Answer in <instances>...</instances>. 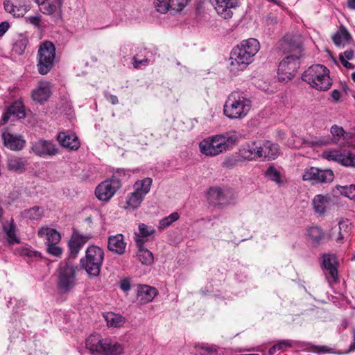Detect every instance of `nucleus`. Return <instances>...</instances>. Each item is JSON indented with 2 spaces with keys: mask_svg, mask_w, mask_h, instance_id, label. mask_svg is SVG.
Here are the masks:
<instances>
[{
  "mask_svg": "<svg viewBox=\"0 0 355 355\" xmlns=\"http://www.w3.org/2000/svg\"><path fill=\"white\" fill-rule=\"evenodd\" d=\"M282 46L291 54L280 62L277 75L279 80L287 82L295 76L300 67L299 59L302 55V45L299 42L286 37L284 39Z\"/></svg>",
  "mask_w": 355,
  "mask_h": 355,
  "instance_id": "obj_1",
  "label": "nucleus"
},
{
  "mask_svg": "<svg viewBox=\"0 0 355 355\" xmlns=\"http://www.w3.org/2000/svg\"><path fill=\"white\" fill-rule=\"evenodd\" d=\"M234 132H225L216 135L202 140L199 148L205 155L214 157L230 150L238 141Z\"/></svg>",
  "mask_w": 355,
  "mask_h": 355,
  "instance_id": "obj_2",
  "label": "nucleus"
},
{
  "mask_svg": "<svg viewBox=\"0 0 355 355\" xmlns=\"http://www.w3.org/2000/svg\"><path fill=\"white\" fill-rule=\"evenodd\" d=\"M251 107V101L246 94L235 91L227 96L223 106V113L230 119H241L248 115Z\"/></svg>",
  "mask_w": 355,
  "mask_h": 355,
  "instance_id": "obj_3",
  "label": "nucleus"
},
{
  "mask_svg": "<svg viewBox=\"0 0 355 355\" xmlns=\"http://www.w3.org/2000/svg\"><path fill=\"white\" fill-rule=\"evenodd\" d=\"M302 79L318 91H327L332 85L329 70L325 66L320 64L310 66L303 73Z\"/></svg>",
  "mask_w": 355,
  "mask_h": 355,
  "instance_id": "obj_4",
  "label": "nucleus"
},
{
  "mask_svg": "<svg viewBox=\"0 0 355 355\" xmlns=\"http://www.w3.org/2000/svg\"><path fill=\"white\" fill-rule=\"evenodd\" d=\"M104 259L103 249L96 245L87 248L85 257L81 259L80 264L90 276L96 277L99 275Z\"/></svg>",
  "mask_w": 355,
  "mask_h": 355,
  "instance_id": "obj_5",
  "label": "nucleus"
},
{
  "mask_svg": "<svg viewBox=\"0 0 355 355\" xmlns=\"http://www.w3.org/2000/svg\"><path fill=\"white\" fill-rule=\"evenodd\" d=\"M55 48L54 44L49 41L41 44L37 53V69L42 75L48 73L54 65Z\"/></svg>",
  "mask_w": 355,
  "mask_h": 355,
  "instance_id": "obj_6",
  "label": "nucleus"
},
{
  "mask_svg": "<svg viewBox=\"0 0 355 355\" xmlns=\"http://www.w3.org/2000/svg\"><path fill=\"white\" fill-rule=\"evenodd\" d=\"M76 284V268L67 263L60 269L57 287L60 293H67L72 291Z\"/></svg>",
  "mask_w": 355,
  "mask_h": 355,
  "instance_id": "obj_7",
  "label": "nucleus"
},
{
  "mask_svg": "<svg viewBox=\"0 0 355 355\" xmlns=\"http://www.w3.org/2000/svg\"><path fill=\"white\" fill-rule=\"evenodd\" d=\"M334 179V174L330 169H320L310 166L306 168L302 175L304 181L311 182L312 184L330 183Z\"/></svg>",
  "mask_w": 355,
  "mask_h": 355,
  "instance_id": "obj_8",
  "label": "nucleus"
},
{
  "mask_svg": "<svg viewBox=\"0 0 355 355\" xmlns=\"http://www.w3.org/2000/svg\"><path fill=\"white\" fill-rule=\"evenodd\" d=\"M230 60V69L234 73L244 70L253 61V58L239 46L232 50Z\"/></svg>",
  "mask_w": 355,
  "mask_h": 355,
  "instance_id": "obj_9",
  "label": "nucleus"
},
{
  "mask_svg": "<svg viewBox=\"0 0 355 355\" xmlns=\"http://www.w3.org/2000/svg\"><path fill=\"white\" fill-rule=\"evenodd\" d=\"M121 187V181L117 178L106 180L96 187L95 195L98 200L107 202L114 196Z\"/></svg>",
  "mask_w": 355,
  "mask_h": 355,
  "instance_id": "obj_10",
  "label": "nucleus"
},
{
  "mask_svg": "<svg viewBox=\"0 0 355 355\" xmlns=\"http://www.w3.org/2000/svg\"><path fill=\"white\" fill-rule=\"evenodd\" d=\"M92 238L91 234H82L73 231L68 243L70 257L76 258L83 245Z\"/></svg>",
  "mask_w": 355,
  "mask_h": 355,
  "instance_id": "obj_11",
  "label": "nucleus"
},
{
  "mask_svg": "<svg viewBox=\"0 0 355 355\" xmlns=\"http://www.w3.org/2000/svg\"><path fill=\"white\" fill-rule=\"evenodd\" d=\"M31 149L35 155L41 157L53 156L58 153V148L53 142L43 139L33 143Z\"/></svg>",
  "mask_w": 355,
  "mask_h": 355,
  "instance_id": "obj_12",
  "label": "nucleus"
},
{
  "mask_svg": "<svg viewBox=\"0 0 355 355\" xmlns=\"http://www.w3.org/2000/svg\"><path fill=\"white\" fill-rule=\"evenodd\" d=\"M212 3L217 13L225 19L232 18V9L239 6L238 0H214Z\"/></svg>",
  "mask_w": 355,
  "mask_h": 355,
  "instance_id": "obj_13",
  "label": "nucleus"
},
{
  "mask_svg": "<svg viewBox=\"0 0 355 355\" xmlns=\"http://www.w3.org/2000/svg\"><path fill=\"white\" fill-rule=\"evenodd\" d=\"M63 0H53L51 3L46 2L40 6V10L44 15H49L55 21L62 19Z\"/></svg>",
  "mask_w": 355,
  "mask_h": 355,
  "instance_id": "obj_14",
  "label": "nucleus"
},
{
  "mask_svg": "<svg viewBox=\"0 0 355 355\" xmlns=\"http://www.w3.org/2000/svg\"><path fill=\"white\" fill-rule=\"evenodd\" d=\"M230 193V191L227 189L215 187L209 189L207 196L210 203L214 205H227L230 202L229 196Z\"/></svg>",
  "mask_w": 355,
  "mask_h": 355,
  "instance_id": "obj_15",
  "label": "nucleus"
},
{
  "mask_svg": "<svg viewBox=\"0 0 355 355\" xmlns=\"http://www.w3.org/2000/svg\"><path fill=\"white\" fill-rule=\"evenodd\" d=\"M106 339L103 340L98 334H92L86 340L87 349L92 354L105 355Z\"/></svg>",
  "mask_w": 355,
  "mask_h": 355,
  "instance_id": "obj_16",
  "label": "nucleus"
},
{
  "mask_svg": "<svg viewBox=\"0 0 355 355\" xmlns=\"http://www.w3.org/2000/svg\"><path fill=\"white\" fill-rule=\"evenodd\" d=\"M260 158L263 161H270L275 159L279 155V146L278 144L270 141H265L263 144H259Z\"/></svg>",
  "mask_w": 355,
  "mask_h": 355,
  "instance_id": "obj_17",
  "label": "nucleus"
},
{
  "mask_svg": "<svg viewBox=\"0 0 355 355\" xmlns=\"http://www.w3.org/2000/svg\"><path fill=\"white\" fill-rule=\"evenodd\" d=\"M37 236L44 241L46 245L59 243L61 240L60 232L48 226H42L38 230Z\"/></svg>",
  "mask_w": 355,
  "mask_h": 355,
  "instance_id": "obj_18",
  "label": "nucleus"
},
{
  "mask_svg": "<svg viewBox=\"0 0 355 355\" xmlns=\"http://www.w3.org/2000/svg\"><path fill=\"white\" fill-rule=\"evenodd\" d=\"M28 160L25 157L11 155L7 159V168L9 171L17 173H24L28 166Z\"/></svg>",
  "mask_w": 355,
  "mask_h": 355,
  "instance_id": "obj_19",
  "label": "nucleus"
},
{
  "mask_svg": "<svg viewBox=\"0 0 355 355\" xmlns=\"http://www.w3.org/2000/svg\"><path fill=\"white\" fill-rule=\"evenodd\" d=\"M51 96L50 84L48 82H40L37 88L32 92V99L39 103L46 101Z\"/></svg>",
  "mask_w": 355,
  "mask_h": 355,
  "instance_id": "obj_20",
  "label": "nucleus"
},
{
  "mask_svg": "<svg viewBox=\"0 0 355 355\" xmlns=\"http://www.w3.org/2000/svg\"><path fill=\"white\" fill-rule=\"evenodd\" d=\"M1 138L4 146L12 150H21L26 143L21 136L13 135L8 132H3Z\"/></svg>",
  "mask_w": 355,
  "mask_h": 355,
  "instance_id": "obj_21",
  "label": "nucleus"
},
{
  "mask_svg": "<svg viewBox=\"0 0 355 355\" xmlns=\"http://www.w3.org/2000/svg\"><path fill=\"white\" fill-rule=\"evenodd\" d=\"M157 295V291L154 287L148 285L137 286V299L141 304H146L152 302Z\"/></svg>",
  "mask_w": 355,
  "mask_h": 355,
  "instance_id": "obj_22",
  "label": "nucleus"
},
{
  "mask_svg": "<svg viewBox=\"0 0 355 355\" xmlns=\"http://www.w3.org/2000/svg\"><path fill=\"white\" fill-rule=\"evenodd\" d=\"M57 139L61 146L71 150H77L80 147V141L74 133L60 132Z\"/></svg>",
  "mask_w": 355,
  "mask_h": 355,
  "instance_id": "obj_23",
  "label": "nucleus"
},
{
  "mask_svg": "<svg viewBox=\"0 0 355 355\" xmlns=\"http://www.w3.org/2000/svg\"><path fill=\"white\" fill-rule=\"evenodd\" d=\"M125 247L126 243L124 241L123 234H118L109 236L107 242V248L109 250L118 254H122L125 252Z\"/></svg>",
  "mask_w": 355,
  "mask_h": 355,
  "instance_id": "obj_24",
  "label": "nucleus"
},
{
  "mask_svg": "<svg viewBox=\"0 0 355 355\" xmlns=\"http://www.w3.org/2000/svg\"><path fill=\"white\" fill-rule=\"evenodd\" d=\"M260 152L259 144L256 141L246 144L241 150L242 156L248 160L261 159L260 155L261 153Z\"/></svg>",
  "mask_w": 355,
  "mask_h": 355,
  "instance_id": "obj_25",
  "label": "nucleus"
},
{
  "mask_svg": "<svg viewBox=\"0 0 355 355\" xmlns=\"http://www.w3.org/2000/svg\"><path fill=\"white\" fill-rule=\"evenodd\" d=\"M323 267L329 272L334 281L338 279V270L336 267V258L334 254H324L322 256Z\"/></svg>",
  "mask_w": 355,
  "mask_h": 355,
  "instance_id": "obj_26",
  "label": "nucleus"
},
{
  "mask_svg": "<svg viewBox=\"0 0 355 355\" xmlns=\"http://www.w3.org/2000/svg\"><path fill=\"white\" fill-rule=\"evenodd\" d=\"M44 212V209L42 207L33 206V207L22 211L21 216L24 219L30 220L32 221H38L42 218Z\"/></svg>",
  "mask_w": 355,
  "mask_h": 355,
  "instance_id": "obj_27",
  "label": "nucleus"
},
{
  "mask_svg": "<svg viewBox=\"0 0 355 355\" xmlns=\"http://www.w3.org/2000/svg\"><path fill=\"white\" fill-rule=\"evenodd\" d=\"M238 46L241 49H243L244 51H246L252 58L260 49L259 41L254 38L243 40Z\"/></svg>",
  "mask_w": 355,
  "mask_h": 355,
  "instance_id": "obj_28",
  "label": "nucleus"
},
{
  "mask_svg": "<svg viewBox=\"0 0 355 355\" xmlns=\"http://www.w3.org/2000/svg\"><path fill=\"white\" fill-rule=\"evenodd\" d=\"M103 317L110 327H121L125 323V318L113 312H107L103 314Z\"/></svg>",
  "mask_w": 355,
  "mask_h": 355,
  "instance_id": "obj_29",
  "label": "nucleus"
},
{
  "mask_svg": "<svg viewBox=\"0 0 355 355\" xmlns=\"http://www.w3.org/2000/svg\"><path fill=\"white\" fill-rule=\"evenodd\" d=\"M3 229L9 243L13 244L19 243V239L16 234V226L12 220L6 223L3 226Z\"/></svg>",
  "mask_w": 355,
  "mask_h": 355,
  "instance_id": "obj_30",
  "label": "nucleus"
},
{
  "mask_svg": "<svg viewBox=\"0 0 355 355\" xmlns=\"http://www.w3.org/2000/svg\"><path fill=\"white\" fill-rule=\"evenodd\" d=\"M153 180L150 178H146L141 180H138L134 184V191L141 194L143 196L150 191Z\"/></svg>",
  "mask_w": 355,
  "mask_h": 355,
  "instance_id": "obj_31",
  "label": "nucleus"
},
{
  "mask_svg": "<svg viewBox=\"0 0 355 355\" xmlns=\"http://www.w3.org/2000/svg\"><path fill=\"white\" fill-rule=\"evenodd\" d=\"M307 236L312 244L318 246L324 237V233L319 227H311L307 230Z\"/></svg>",
  "mask_w": 355,
  "mask_h": 355,
  "instance_id": "obj_32",
  "label": "nucleus"
},
{
  "mask_svg": "<svg viewBox=\"0 0 355 355\" xmlns=\"http://www.w3.org/2000/svg\"><path fill=\"white\" fill-rule=\"evenodd\" d=\"M329 200L328 196L317 195L313 200V206L315 211L320 214H323L327 208V205Z\"/></svg>",
  "mask_w": 355,
  "mask_h": 355,
  "instance_id": "obj_33",
  "label": "nucleus"
},
{
  "mask_svg": "<svg viewBox=\"0 0 355 355\" xmlns=\"http://www.w3.org/2000/svg\"><path fill=\"white\" fill-rule=\"evenodd\" d=\"M332 40L336 46H344L345 43L349 42L351 35L344 26H341L339 31L332 37Z\"/></svg>",
  "mask_w": 355,
  "mask_h": 355,
  "instance_id": "obj_34",
  "label": "nucleus"
},
{
  "mask_svg": "<svg viewBox=\"0 0 355 355\" xmlns=\"http://www.w3.org/2000/svg\"><path fill=\"white\" fill-rule=\"evenodd\" d=\"M105 345V355H121L123 352V345L117 342H112L106 339V344Z\"/></svg>",
  "mask_w": 355,
  "mask_h": 355,
  "instance_id": "obj_35",
  "label": "nucleus"
},
{
  "mask_svg": "<svg viewBox=\"0 0 355 355\" xmlns=\"http://www.w3.org/2000/svg\"><path fill=\"white\" fill-rule=\"evenodd\" d=\"M195 349L201 355H218L219 351L216 345L208 344H198Z\"/></svg>",
  "mask_w": 355,
  "mask_h": 355,
  "instance_id": "obj_36",
  "label": "nucleus"
},
{
  "mask_svg": "<svg viewBox=\"0 0 355 355\" xmlns=\"http://www.w3.org/2000/svg\"><path fill=\"white\" fill-rule=\"evenodd\" d=\"M12 116L21 119L25 117L24 107L21 102L16 101L8 107Z\"/></svg>",
  "mask_w": 355,
  "mask_h": 355,
  "instance_id": "obj_37",
  "label": "nucleus"
},
{
  "mask_svg": "<svg viewBox=\"0 0 355 355\" xmlns=\"http://www.w3.org/2000/svg\"><path fill=\"white\" fill-rule=\"evenodd\" d=\"M145 196L138 194L135 191L130 193L127 199V205L132 209L139 207Z\"/></svg>",
  "mask_w": 355,
  "mask_h": 355,
  "instance_id": "obj_38",
  "label": "nucleus"
},
{
  "mask_svg": "<svg viewBox=\"0 0 355 355\" xmlns=\"http://www.w3.org/2000/svg\"><path fill=\"white\" fill-rule=\"evenodd\" d=\"M137 257L139 261L144 265H150L153 262V253L147 248H143L138 250Z\"/></svg>",
  "mask_w": 355,
  "mask_h": 355,
  "instance_id": "obj_39",
  "label": "nucleus"
},
{
  "mask_svg": "<svg viewBox=\"0 0 355 355\" xmlns=\"http://www.w3.org/2000/svg\"><path fill=\"white\" fill-rule=\"evenodd\" d=\"M180 215L178 212H173L169 216L164 217L160 220L159 223L158 228L159 230H164L166 227L170 226L173 222L178 220Z\"/></svg>",
  "mask_w": 355,
  "mask_h": 355,
  "instance_id": "obj_40",
  "label": "nucleus"
},
{
  "mask_svg": "<svg viewBox=\"0 0 355 355\" xmlns=\"http://www.w3.org/2000/svg\"><path fill=\"white\" fill-rule=\"evenodd\" d=\"M343 153L339 149L331 150L324 153L323 156L328 161L340 162Z\"/></svg>",
  "mask_w": 355,
  "mask_h": 355,
  "instance_id": "obj_41",
  "label": "nucleus"
},
{
  "mask_svg": "<svg viewBox=\"0 0 355 355\" xmlns=\"http://www.w3.org/2000/svg\"><path fill=\"white\" fill-rule=\"evenodd\" d=\"M154 6L156 10L160 13L164 14L171 10L168 0H155Z\"/></svg>",
  "mask_w": 355,
  "mask_h": 355,
  "instance_id": "obj_42",
  "label": "nucleus"
},
{
  "mask_svg": "<svg viewBox=\"0 0 355 355\" xmlns=\"http://www.w3.org/2000/svg\"><path fill=\"white\" fill-rule=\"evenodd\" d=\"M305 144L311 147H320L329 144V141L324 137H313L306 140Z\"/></svg>",
  "mask_w": 355,
  "mask_h": 355,
  "instance_id": "obj_43",
  "label": "nucleus"
},
{
  "mask_svg": "<svg viewBox=\"0 0 355 355\" xmlns=\"http://www.w3.org/2000/svg\"><path fill=\"white\" fill-rule=\"evenodd\" d=\"M339 163L345 166L355 167V155L352 153H343Z\"/></svg>",
  "mask_w": 355,
  "mask_h": 355,
  "instance_id": "obj_44",
  "label": "nucleus"
},
{
  "mask_svg": "<svg viewBox=\"0 0 355 355\" xmlns=\"http://www.w3.org/2000/svg\"><path fill=\"white\" fill-rule=\"evenodd\" d=\"M171 10L180 12L187 5L189 0H168Z\"/></svg>",
  "mask_w": 355,
  "mask_h": 355,
  "instance_id": "obj_45",
  "label": "nucleus"
},
{
  "mask_svg": "<svg viewBox=\"0 0 355 355\" xmlns=\"http://www.w3.org/2000/svg\"><path fill=\"white\" fill-rule=\"evenodd\" d=\"M265 175L269 180L279 182H280V173L279 172L272 166H270L265 172Z\"/></svg>",
  "mask_w": 355,
  "mask_h": 355,
  "instance_id": "obj_46",
  "label": "nucleus"
},
{
  "mask_svg": "<svg viewBox=\"0 0 355 355\" xmlns=\"http://www.w3.org/2000/svg\"><path fill=\"white\" fill-rule=\"evenodd\" d=\"M14 16L17 17L24 16L30 9L26 3H19L18 4H14Z\"/></svg>",
  "mask_w": 355,
  "mask_h": 355,
  "instance_id": "obj_47",
  "label": "nucleus"
},
{
  "mask_svg": "<svg viewBox=\"0 0 355 355\" xmlns=\"http://www.w3.org/2000/svg\"><path fill=\"white\" fill-rule=\"evenodd\" d=\"M46 251L49 254L57 257H60L63 252L62 248L58 245V243L46 245Z\"/></svg>",
  "mask_w": 355,
  "mask_h": 355,
  "instance_id": "obj_48",
  "label": "nucleus"
},
{
  "mask_svg": "<svg viewBox=\"0 0 355 355\" xmlns=\"http://www.w3.org/2000/svg\"><path fill=\"white\" fill-rule=\"evenodd\" d=\"M28 44V40L26 38L19 39L14 44L13 49L17 54H22L25 51Z\"/></svg>",
  "mask_w": 355,
  "mask_h": 355,
  "instance_id": "obj_49",
  "label": "nucleus"
},
{
  "mask_svg": "<svg viewBox=\"0 0 355 355\" xmlns=\"http://www.w3.org/2000/svg\"><path fill=\"white\" fill-rule=\"evenodd\" d=\"M16 253L28 257H37L39 252L37 251L31 250L28 248L21 247L16 250Z\"/></svg>",
  "mask_w": 355,
  "mask_h": 355,
  "instance_id": "obj_50",
  "label": "nucleus"
},
{
  "mask_svg": "<svg viewBox=\"0 0 355 355\" xmlns=\"http://www.w3.org/2000/svg\"><path fill=\"white\" fill-rule=\"evenodd\" d=\"M330 132L332 136L337 140H339L345 133L344 129L337 125H332L331 127Z\"/></svg>",
  "mask_w": 355,
  "mask_h": 355,
  "instance_id": "obj_51",
  "label": "nucleus"
},
{
  "mask_svg": "<svg viewBox=\"0 0 355 355\" xmlns=\"http://www.w3.org/2000/svg\"><path fill=\"white\" fill-rule=\"evenodd\" d=\"M155 232V230L152 227H148L146 225L141 223L139 225V234L141 236L146 237L153 234Z\"/></svg>",
  "mask_w": 355,
  "mask_h": 355,
  "instance_id": "obj_52",
  "label": "nucleus"
},
{
  "mask_svg": "<svg viewBox=\"0 0 355 355\" xmlns=\"http://www.w3.org/2000/svg\"><path fill=\"white\" fill-rule=\"evenodd\" d=\"M41 18H42V16L40 15L30 16V17H26V21H28V23H30L37 27H40Z\"/></svg>",
  "mask_w": 355,
  "mask_h": 355,
  "instance_id": "obj_53",
  "label": "nucleus"
},
{
  "mask_svg": "<svg viewBox=\"0 0 355 355\" xmlns=\"http://www.w3.org/2000/svg\"><path fill=\"white\" fill-rule=\"evenodd\" d=\"M345 196L352 200H355V185L351 184L349 187H345Z\"/></svg>",
  "mask_w": 355,
  "mask_h": 355,
  "instance_id": "obj_54",
  "label": "nucleus"
},
{
  "mask_svg": "<svg viewBox=\"0 0 355 355\" xmlns=\"http://www.w3.org/2000/svg\"><path fill=\"white\" fill-rule=\"evenodd\" d=\"M133 66L135 68H139L141 66H146L149 63V60L146 58L138 60L137 56L133 57Z\"/></svg>",
  "mask_w": 355,
  "mask_h": 355,
  "instance_id": "obj_55",
  "label": "nucleus"
},
{
  "mask_svg": "<svg viewBox=\"0 0 355 355\" xmlns=\"http://www.w3.org/2000/svg\"><path fill=\"white\" fill-rule=\"evenodd\" d=\"M3 6L5 10L14 16V3H12L10 1L8 0L4 1Z\"/></svg>",
  "mask_w": 355,
  "mask_h": 355,
  "instance_id": "obj_56",
  "label": "nucleus"
},
{
  "mask_svg": "<svg viewBox=\"0 0 355 355\" xmlns=\"http://www.w3.org/2000/svg\"><path fill=\"white\" fill-rule=\"evenodd\" d=\"M277 350H284L287 347H291V344L288 340H282L275 345Z\"/></svg>",
  "mask_w": 355,
  "mask_h": 355,
  "instance_id": "obj_57",
  "label": "nucleus"
},
{
  "mask_svg": "<svg viewBox=\"0 0 355 355\" xmlns=\"http://www.w3.org/2000/svg\"><path fill=\"white\" fill-rule=\"evenodd\" d=\"M349 225L348 221H340L339 223V230H341L343 233L346 234L347 235H348L349 234Z\"/></svg>",
  "mask_w": 355,
  "mask_h": 355,
  "instance_id": "obj_58",
  "label": "nucleus"
},
{
  "mask_svg": "<svg viewBox=\"0 0 355 355\" xmlns=\"http://www.w3.org/2000/svg\"><path fill=\"white\" fill-rule=\"evenodd\" d=\"M12 114L9 112V110L7 109L6 111L2 114L1 119L0 121L1 125L6 124L8 120L10 119Z\"/></svg>",
  "mask_w": 355,
  "mask_h": 355,
  "instance_id": "obj_59",
  "label": "nucleus"
},
{
  "mask_svg": "<svg viewBox=\"0 0 355 355\" xmlns=\"http://www.w3.org/2000/svg\"><path fill=\"white\" fill-rule=\"evenodd\" d=\"M120 288L124 292H128L130 289V284L128 279H123L121 282Z\"/></svg>",
  "mask_w": 355,
  "mask_h": 355,
  "instance_id": "obj_60",
  "label": "nucleus"
},
{
  "mask_svg": "<svg viewBox=\"0 0 355 355\" xmlns=\"http://www.w3.org/2000/svg\"><path fill=\"white\" fill-rule=\"evenodd\" d=\"M339 59L342 64L347 68V69H354V66L352 63L349 62L343 55V54H340Z\"/></svg>",
  "mask_w": 355,
  "mask_h": 355,
  "instance_id": "obj_61",
  "label": "nucleus"
},
{
  "mask_svg": "<svg viewBox=\"0 0 355 355\" xmlns=\"http://www.w3.org/2000/svg\"><path fill=\"white\" fill-rule=\"evenodd\" d=\"M10 25L7 21H3L0 24V37L3 36L8 31Z\"/></svg>",
  "mask_w": 355,
  "mask_h": 355,
  "instance_id": "obj_62",
  "label": "nucleus"
},
{
  "mask_svg": "<svg viewBox=\"0 0 355 355\" xmlns=\"http://www.w3.org/2000/svg\"><path fill=\"white\" fill-rule=\"evenodd\" d=\"M136 244H137V246L138 248V250H139L140 249H143V248H145L143 245L145 242V241L141 238V236L139 234H136Z\"/></svg>",
  "mask_w": 355,
  "mask_h": 355,
  "instance_id": "obj_63",
  "label": "nucleus"
},
{
  "mask_svg": "<svg viewBox=\"0 0 355 355\" xmlns=\"http://www.w3.org/2000/svg\"><path fill=\"white\" fill-rule=\"evenodd\" d=\"M343 57L347 60H352L354 57V51L353 50H347L342 53Z\"/></svg>",
  "mask_w": 355,
  "mask_h": 355,
  "instance_id": "obj_64",
  "label": "nucleus"
}]
</instances>
